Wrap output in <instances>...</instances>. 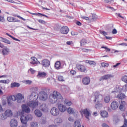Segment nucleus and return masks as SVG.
Wrapping results in <instances>:
<instances>
[{"instance_id": "nucleus-36", "label": "nucleus", "mask_w": 127, "mask_h": 127, "mask_svg": "<svg viewBox=\"0 0 127 127\" xmlns=\"http://www.w3.org/2000/svg\"><path fill=\"white\" fill-rule=\"evenodd\" d=\"M64 105H66V106L70 107V106H71V105H72V102L68 100H65L64 101Z\"/></svg>"}, {"instance_id": "nucleus-16", "label": "nucleus", "mask_w": 127, "mask_h": 127, "mask_svg": "<svg viewBox=\"0 0 127 127\" xmlns=\"http://www.w3.org/2000/svg\"><path fill=\"white\" fill-rule=\"evenodd\" d=\"M111 108L113 110H117V108H119V103L116 101L112 102L111 104Z\"/></svg>"}, {"instance_id": "nucleus-28", "label": "nucleus", "mask_w": 127, "mask_h": 127, "mask_svg": "<svg viewBox=\"0 0 127 127\" xmlns=\"http://www.w3.org/2000/svg\"><path fill=\"white\" fill-rule=\"evenodd\" d=\"M100 115L102 118H107L108 117V112L106 111H101Z\"/></svg>"}, {"instance_id": "nucleus-44", "label": "nucleus", "mask_w": 127, "mask_h": 127, "mask_svg": "<svg viewBox=\"0 0 127 127\" xmlns=\"http://www.w3.org/2000/svg\"><path fill=\"white\" fill-rule=\"evenodd\" d=\"M101 66L102 67H109V64H107L106 63H102L101 64Z\"/></svg>"}, {"instance_id": "nucleus-24", "label": "nucleus", "mask_w": 127, "mask_h": 127, "mask_svg": "<svg viewBox=\"0 0 127 127\" xmlns=\"http://www.w3.org/2000/svg\"><path fill=\"white\" fill-rule=\"evenodd\" d=\"M55 68L57 70H59L61 69V63L60 62L58 61L55 64Z\"/></svg>"}, {"instance_id": "nucleus-51", "label": "nucleus", "mask_w": 127, "mask_h": 127, "mask_svg": "<svg viewBox=\"0 0 127 127\" xmlns=\"http://www.w3.org/2000/svg\"><path fill=\"white\" fill-rule=\"evenodd\" d=\"M81 18H82L83 19H85V20H89V19H90V18H89V17H87V16H84L83 15L81 16Z\"/></svg>"}, {"instance_id": "nucleus-25", "label": "nucleus", "mask_w": 127, "mask_h": 127, "mask_svg": "<svg viewBox=\"0 0 127 127\" xmlns=\"http://www.w3.org/2000/svg\"><path fill=\"white\" fill-rule=\"evenodd\" d=\"M7 20L9 22H17V20L13 17H7Z\"/></svg>"}, {"instance_id": "nucleus-23", "label": "nucleus", "mask_w": 127, "mask_h": 127, "mask_svg": "<svg viewBox=\"0 0 127 127\" xmlns=\"http://www.w3.org/2000/svg\"><path fill=\"white\" fill-rule=\"evenodd\" d=\"M9 52V49L7 48V47H5L3 48L2 51V53L3 55H8V53Z\"/></svg>"}, {"instance_id": "nucleus-14", "label": "nucleus", "mask_w": 127, "mask_h": 127, "mask_svg": "<svg viewBox=\"0 0 127 127\" xmlns=\"http://www.w3.org/2000/svg\"><path fill=\"white\" fill-rule=\"evenodd\" d=\"M37 98L36 97V93L32 92L29 97V100L30 101H36V100H37Z\"/></svg>"}, {"instance_id": "nucleus-46", "label": "nucleus", "mask_w": 127, "mask_h": 127, "mask_svg": "<svg viewBox=\"0 0 127 127\" xmlns=\"http://www.w3.org/2000/svg\"><path fill=\"white\" fill-rule=\"evenodd\" d=\"M122 81L125 83H127V76L125 75L122 77Z\"/></svg>"}, {"instance_id": "nucleus-33", "label": "nucleus", "mask_w": 127, "mask_h": 127, "mask_svg": "<svg viewBox=\"0 0 127 127\" xmlns=\"http://www.w3.org/2000/svg\"><path fill=\"white\" fill-rule=\"evenodd\" d=\"M111 93L113 94H118V93H121V89H120V88L119 87H114V90L112 91Z\"/></svg>"}, {"instance_id": "nucleus-20", "label": "nucleus", "mask_w": 127, "mask_h": 127, "mask_svg": "<svg viewBox=\"0 0 127 127\" xmlns=\"http://www.w3.org/2000/svg\"><path fill=\"white\" fill-rule=\"evenodd\" d=\"M83 114L85 115L86 119H88L89 120V116H91V113L88 111V109H84L82 111Z\"/></svg>"}, {"instance_id": "nucleus-37", "label": "nucleus", "mask_w": 127, "mask_h": 127, "mask_svg": "<svg viewBox=\"0 0 127 127\" xmlns=\"http://www.w3.org/2000/svg\"><path fill=\"white\" fill-rule=\"evenodd\" d=\"M87 44V41L85 39H82L80 41V45L81 46H84V45H85Z\"/></svg>"}, {"instance_id": "nucleus-41", "label": "nucleus", "mask_w": 127, "mask_h": 127, "mask_svg": "<svg viewBox=\"0 0 127 127\" xmlns=\"http://www.w3.org/2000/svg\"><path fill=\"white\" fill-rule=\"evenodd\" d=\"M97 19H98V16L95 14H92V18L91 20L92 21H95V20H97Z\"/></svg>"}, {"instance_id": "nucleus-39", "label": "nucleus", "mask_w": 127, "mask_h": 127, "mask_svg": "<svg viewBox=\"0 0 127 127\" xmlns=\"http://www.w3.org/2000/svg\"><path fill=\"white\" fill-rule=\"evenodd\" d=\"M6 35H7V36H9V37H10V38H12V39H13V40H15V41H20L18 39H16V38L12 37V36L10 35L9 34L7 33H6Z\"/></svg>"}, {"instance_id": "nucleus-4", "label": "nucleus", "mask_w": 127, "mask_h": 127, "mask_svg": "<svg viewBox=\"0 0 127 127\" xmlns=\"http://www.w3.org/2000/svg\"><path fill=\"white\" fill-rule=\"evenodd\" d=\"M38 97L41 101H46L48 99V94L46 92L41 91L39 93Z\"/></svg>"}, {"instance_id": "nucleus-52", "label": "nucleus", "mask_w": 127, "mask_h": 127, "mask_svg": "<svg viewBox=\"0 0 127 127\" xmlns=\"http://www.w3.org/2000/svg\"><path fill=\"white\" fill-rule=\"evenodd\" d=\"M100 32L101 34H103V35H104V36H106V35H108V33H107V32H106L105 31H100Z\"/></svg>"}, {"instance_id": "nucleus-45", "label": "nucleus", "mask_w": 127, "mask_h": 127, "mask_svg": "<svg viewBox=\"0 0 127 127\" xmlns=\"http://www.w3.org/2000/svg\"><path fill=\"white\" fill-rule=\"evenodd\" d=\"M59 81H61V82H64V77L63 76L59 75L58 76Z\"/></svg>"}, {"instance_id": "nucleus-49", "label": "nucleus", "mask_w": 127, "mask_h": 127, "mask_svg": "<svg viewBox=\"0 0 127 127\" xmlns=\"http://www.w3.org/2000/svg\"><path fill=\"white\" fill-rule=\"evenodd\" d=\"M22 115H23V110H20L19 111H18L17 112V116H23Z\"/></svg>"}, {"instance_id": "nucleus-6", "label": "nucleus", "mask_w": 127, "mask_h": 127, "mask_svg": "<svg viewBox=\"0 0 127 127\" xmlns=\"http://www.w3.org/2000/svg\"><path fill=\"white\" fill-rule=\"evenodd\" d=\"M28 107L32 108V109H35L38 106V102H36L35 100H31L27 103Z\"/></svg>"}, {"instance_id": "nucleus-35", "label": "nucleus", "mask_w": 127, "mask_h": 127, "mask_svg": "<svg viewBox=\"0 0 127 127\" xmlns=\"http://www.w3.org/2000/svg\"><path fill=\"white\" fill-rule=\"evenodd\" d=\"M38 91V87H33L30 88L31 93H35Z\"/></svg>"}, {"instance_id": "nucleus-64", "label": "nucleus", "mask_w": 127, "mask_h": 127, "mask_svg": "<svg viewBox=\"0 0 127 127\" xmlns=\"http://www.w3.org/2000/svg\"><path fill=\"white\" fill-rule=\"evenodd\" d=\"M70 74H71L72 75H75V74H76V71L75 70H71L70 71Z\"/></svg>"}, {"instance_id": "nucleus-22", "label": "nucleus", "mask_w": 127, "mask_h": 127, "mask_svg": "<svg viewBox=\"0 0 127 127\" xmlns=\"http://www.w3.org/2000/svg\"><path fill=\"white\" fill-rule=\"evenodd\" d=\"M34 113H35V116L36 117H37L38 118H40V117H42V113H41L40 110H39L38 109H36V110H35Z\"/></svg>"}, {"instance_id": "nucleus-63", "label": "nucleus", "mask_w": 127, "mask_h": 127, "mask_svg": "<svg viewBox=\"0 0 127 127\" xmlns=\"http://www.w3.org/2000/svg\"><path fill=\"white\" fill-rule=\"evenodd\" d=\"M102 127H109V125H107V124H106V123H103L102 125Z\"/></svg>"}, {"instance_id": "nucleus-9", "label": "nucleus", "mask_w": 127, "mask_h": 127, "mask_svg": "<svg viewBox=\"0 0 127 127\" xmlns=\"http://www.w3.org/2000/svg\"><path fill=\"white\" fill-rule=\"evenodd\" d=\"M47 76V73L46 72L43 71V72H40L39 71L38 73V74L37 75V78L38 79H44V78H46V76Z\"/></svg>"}, {"instance_id": "nucleus-13", "label": "nucleus", "mask_w": 127, "mask_h": 127, "mask_svg": "<svg viewBox=\"0 0 127 127\" xmlns=\"http://www.w3.org/2000/svg\"><path fill=\"white\" fill-rule=\"evenodd\" d=\"M18 126V123L15 119H12L10 122V126L11 127H17Z\"/></svg>"}, {"instance_id": "nucleus-29", "label": "nucleus", "mask_w": 127, "mask_h": 127, "mask_svg": "<svg viewBox=\"0 0 127 127\" xmlns=\"http://www.w3.org/2000/svg\"><path fill=\"white\" fill-rule=\"evenodd\" d=\"M73 127H81V123L79 121H76L73 124ZM82 127H84V126H82Z\"/></svg>"}, {"instance_id": "nucleus-61", "label": "nucleus", "mask_w": 127, "mask_h": 127, "mask_svg": "<svg viewBox=\"0 0 127 127\" xmlns=\"http://www.w3.org/2000/svg\"><path fill=\"white\" fill-rule=\"evenodd\" d=\"M0 83H1V84H6L7 82H6V80H0Z\"/></svg>"}, {"instance_id": "nucleus-32", "label": "nucleus", "mask_w": 127, "mask_h": 127, "mask_svg": "<svg viewBox=\"0 0 127 127\" xmlns=\"http://www.w3.org/2000/svg\"><path fill=\"white\" fill-rule=\"evenodd\" d=\"M126 95L121 93L117 95V98L120 99V100H124V99H126Z\"/></svg>"}, {"instance_id": "nucleus-54", "label": "nucleus", "mask_w": 127, "mask_h": 127, "mask_svg": "<svg viewBox=\"0 0 127 127\" xmlns=\"http://www.w3.org/2000/svg\"><path fill=\"white\" fill-rule=\"evenodd\" d=\"M101 48H104V49H106L107 52H110L111 51V49L106 47H102Z\"/></svg>"}, {"instance_id": "nucleus-42", "label": "nucleus", "mask_w": 127, "mask_h": 127, "mask_svg": "<svg viewBox=\"0 0 127 127\" xmlns=\"http://www.w3.org/2000/svg\"><path fill=\"white\" fill-rule=\"evenodd\" d=\"M12 15L13 16L18 17V18H20V19H22V20H23L24 21H25V20H26L25 19L22 18L21 16H19V15H17L15 14H12Z\"/></svg>"}, {"instance_id": "nucleus-12", "label": "nucleus", "mask_w": 127, "mask_h": 127, "mask_svg": "<svg viewBox=\"0 0 127 127\" xmlns=\"http://www.w3.org/2000/svg\"><path fill=\"white\" fill-rule=\"evenodd\" d=\"M21 107L23 112H25V113H27V114H29V113H30V108L26 106V105L23 104Z\"/></svg>"}, {"instance_id": "nucleus-21", "label": "nucleus", "mask_w": 127, "mask_h": 127, "mask_svg": "<svg viewBox=\"0 0 127 127\" xmlns=\"http://www.w3.org/2000/svg\"><path fill=\"white\" fill-rule=\"evenodd\" d=\"M5 115H6V117L7 118H10V117H12V111L10 110H7L4 112Z\"/></svg>"}, {"instance_id": "nucleus-38", "label": "nucleus", "mask_w": 127, "mask_h": 127, "mask_svg": "<svg viewBox=\"0 0 127 127\" xmlns=\"http://www.w3.org/2000/svg\"><path fill=\"white\" fill-rule=\"evenodd\" d=\"M110 101H111V98H110V96H106L104 98L105 103H109Z\"/></svg>"}, {"instance_id": "nucleus-34", "label": "nucleus", "mask_w": 127, "mask_h": 127, "mask_svg": "<svg viewBox=\"0 0 127 127\" xmlns=\"http://www.w3.org/2000/svg\"><path fill=\"white\" fill-rule=\"evenodd\" d=\"M0 120H6V119H7V117L5 113H2L0 115Z\"/></svg>"}, {"instance_id": "nucleus-30", "label": "nucleus", "mask_w": 127, "mask_h": 127, "mask_svg": "<svg viewBox=\"0 0 127 127\" xmlns=\"http://www.w3.org/2000/svg\"><path fill=\"white\" fill-rule=\"evenodd\" d=\"M31 14H32L33 15H38V16H40V15H42V16H45L47 18H49V17H48L47 15L40 13H31Z\"/></svg>"}, {"instance_id": "nucleus-15", "label": "nucleus", "mask_w": 127, "mask_h": 127, "mask_svg": "<svg viewBox=\"0 0 127 127\" xmlns=\"http://www.w3.org/2000/svg\"><path fill=\"white\" fill-rule=\"evenodd\" d=\"M58 109L61 113H64L67 110V107L64 105L63 104H60L58 106Z\"/></svg>"}, {"instance_id": "nucleus-3", "label": "nucleus", "mask_w": 127, "mask_h": 127, "mask_svg": "<svg viewBox=\"0 0 127 127\" xmlns=\"http://www.w3.org/2000/svg\"><path fill=\"white\" fill-rule=\"evenodd\" d=\"M11 99L12 101L17 100V103H22V100L24 99V96L20 93H18L16 96L14 95L11 96Z\"/></svg>"}, {"instance_id": "nucleus-47", "label": "nucleus", "mask_w": 127, "mask_h": 127, "mask_svg": "<svg viewBox=\"0 0 127 127\" xmlns=\"http://www.w3.org/2000/svg\"><path fill=\"white\" fill-rule=\"evenodd\" d=\"M56 123H57V124H61V123H62V119L60 118L57 119L56 120Z\"/></svg>"}, {"instance_id": "nucleus-11", "label": "nucleus", "mask_w": 127, "mask_h": 127, "mask_svg": "<svg viewBox=\"0 0 127 127\" xmlns=\"http://www.w3.org/2000/svg\"><path fill=\"white\" fill-rule=\"evenodd\" d=\"M60 31L62 34H67L69 32V28L66 26H63L61 28Z\"/></svg>"}, {"instance_id": "nucleus-19", "label": "nucleus", "mask_w": 127, "mask_h": 127, "mask_svg": "<svg viewBox=\"0 0 127 127\" xmlns=\"http://www.w3.org/2000/svg\"><path fill=\"white\" fill-rule=\"evenodd\" d=\"M40 109L42 112H44V113H47L48 112V107H47V105L45 104H43L41 107Z\"/></svg>"}, {"instance_id": "nucleus-7", "label": "nucleus", "mask_w": 127, "mask_h": 127, "mask_svg": "<svg viewBox=\"0 0 127 127\" xmlns=\"http://www.w3.org/2000/svg\"><path fill=\"white\" fill-rule=\"evenodd\" d=\"M50 113L52 116H58L59 115V110L56 107H53L51 109Z\"/></svg>"}, {"instance_id": "nucleus-8", "label": "nucleus", "mask_w": 127, "mask_h": 127, "mask_svg": "<svg viewBox=\"0 0 127 127\" xmlns=\"http://www.w3.org/2000/svg\"><path fill=\"white\" fill-rule=\"evenodd\" d=\"M41 64L42 66H43V67L47 68L48 67H49V66H50V61H49L47 59H44L42 61Z\"/></svg>"}, {"instance_id": "nucleus-57", "label": "nucleus", "mask_w": 127, "mask_h": 127, "mask_svg": "<svg viewBox=\"0 0 127 127\" xmlns=\"http://www.w3.org/2000/svg\"><path fill=\"white\" fill-rule=\"evenodd\" d=\"M38 22H39L40 23L44 24L46 23V22L44 20H41V19L38 20Z\"/></svg>"}, {"instance_id": "nucleus-26", "label": "nucleus", "mask_w": 127, "mask_h": 127, "mask_svg": "<svg viewBox=\"0 0 127 127\" xmlns=\"http://www.w3.org/2000/svg\"><path fill=\"white\" fill-rule=\"evenodd\" d=\"M0 41H2V42H4V43H7V44H10V41L9 40L1 37H0Z\"/></svg>"}, {"instance_id": "nucleus-55", "label": "nucleus", "mask_w": 127, "mask_h": 127, "mask_svg": "<svg viewBox=\"0 0 127 127\" xmlns=\"http://www.w3.org/2000/svg\"><path fill=\"white\" fill-rule=\"evenodd\" d=\"M29 71H30V73L32 74H34V73L36 72L35 70H34L33 68H31L29 69Z\"/></svg>"}, {"instance_id": "nucleus-40", "label": "nucleus", "mask_w": 127, "mask_h": 127, "mask_svg": "<svg viewBox=\"0 0 127 127\" xmlns=\"http://www.w3.org/2000/svg\"><path fill=\"white\" fill-rule=\"evenodd\" d=\"M95 108L96 109H101L103 107V104L102 103H98L96 105H95Z\"/></svg>"}, {"instance_id": "nucleus-43", "label": "nucleus", "mask_w": 127, "mask_h": 127, "mask_svg": "<svg viewBox=\"0 0 127 127\" xmlns=\"http://www.w3.org/2000/svg\"><path fill=\"white\" fill-rule=\"evenodd\" d=\"M31 126L32 127H38V124L37 122H32L31 123Z\"/></svg>"}, {"instance_id": "nucleus-1", "label": "nucleus", "mask_w": 127, "mask_h": 127, "mask_svg": "<svg viewBox=\"0 0 127 127\" xmlns=\"http://www.w3.org/2000/svg\"><path fill=\"white\" fill-rule=\"evenodd\" d=\"M59 100H63V96L61 95L60 93L54 91L53 93L49 96V101L51 104H55L57 101Z\"/></svg>"}, {"instance_id": "nucleus-17", "label": "nucleus", "mask_w": 127, "mask_h": 127, "mask_svg": "<svg viewBox=\"0 0 127 127\" xmlns=\"http://www.w3.org/2000/svg\"><path fill=\"white\" fill-rule=\"evenodd\" d=\"M76 67L80 72H85L86 67L82 64H77Z\"/></svg>"}, {"instance_id": "nucleus-59", "label": "nucleus", "mask_w": 127, "mask_h": 127, "mask_svg": "<svg viewBox=\"0 0 127 127\" xmlns=\"http://www.w3.org/2000/svg\"><path fill=\"white\" fill-rule=\"evenodd\" d=\"M120 106H123L125 107L126 106V102L125 101H122L121 103L120 104Z\"/></svg>"}, {"instance_id": "nucleus-50", "label": "nucleus", "mask_w": 127, "mask_h": 127, "mask_svg": "<svg viewBox=\"0 0 127 127\" xmlns=\"http://www.w3.org/2000/svg\"><path fill=\"white\" fill-rule=\"evenodd\" d=\"M125 107V106H124L123 105H120L119 107L120 110H121V111H122V112H124V111H125V110L126 109Z\"/></svg>"}, {"instance_id": "nucleus-62", "label": "nucleus", "mask_w": 127, "mask_h": 127, "mask_svg": "<svg viewBox=\"0 0 127 127\" xmlns=\"http://www.w3.org/2000/svg\"><path fill=\"white\" fill-rule=\"evenodd\" d=\"M119 45L121 46H127V44L125 43H122L120 44Z\"/></svg>"}, {"instance_id": "nucleus-10", "label": "nucleus", "mask_w": 127, "mask_h": 127, "mask_svg": "<svg viewBox=\"0 0 127 127\" xmlns=\"http://www.w3.org/2000/svg\"><path fill=\"white\" fill-rule=\"evenodd\" d=\"M114 77V75L113 74H106L103 76H101L99 79V81H104V80H108L109 79H111V78H113Z\"/></svg>"}, {"instance_id": "nucleus-58", "label": "nucleus", "mask_w": 127, "mask_h": 127, "mask_svg": "<svg viewBox=\"0 0 127 127\" xmlns=\"http://www.w3.org/2000/svg\"><path fill=\"white\" fill-rule=\"evenodd\" d=\"M113 34H117L118 33V31H117V29H114L112 31Z\"/></svg>"}, {"instance_id": "nucleus-31", "label": "nucleus", "mask_w": 127, "mask_h": 127, "mask_svg": "<svg viewBox=\"0 0 127 127\" xmlns=\"http://www.w3.org/2000/svg\"><path fill=\"white\" fill-rule=\"evenodd\" d=\"M20 86V84L17 82H12L11 83L10 87L11 88H15V87H18Z\"/></svg>"}, {"instance_id": "nucleus-60", "label": "nucleus", "mask_w": 127, "mask_h": 127, "mask_svg": "<svg viewBox=\"0 0 127 127\" xmlns=\"http://www.w3.org/2000/svg\"><path fill=\"white\" fill-rule=\"evenodd\" d=\"M33 61L34 62H37V59L34 57H33L31 58Z\"/></svg>"}, {"instance_id": "nucleus-56", "label": "nucleus", "mask_w": 127, "mask_h": 127, "mask_svg": "<svg viewBox=\"0 0 127 127\" xmlns=\"http://www.w3.org/2000/svg\"><path fill=\"white\" fill-rule=\"evenodd\" d=\"M90 65H96V63L93 61H89V64Z\"/></svg>"}, {"instance_id": "nucleus-5", "label": "nucleus", "mask_w": 127, "mask_h": 127, "mask_svg": "<svg viewBox=\"0 0 127 127\" xmlns=\"http://www.w3.org/2000/svg\"><path fill=\"white\" fill-rule=\"evenodd\" d=\"M94 102H97V103H99L101 102L104 99V97H103V95L100 94L98 92H96L94 93Z\"/></svg>"}, {"instance_id": "nucleus-53", "label": "nucleus", "mask_w": 127, "mask_h": 127, "mask_svg": "<svg viewBox=\"0 0 127 127\" xmlns=\"http://www.w3.org/2000/svg\"><path fill=\"white\" fill-rule=\"evenodd\" d=\"M25 84H27V85H30L31 84V83H32V81H31V80H26L25 81Z\"/></svg>"}, {"instance_id": "nucleus-48", "label": "nucleus", "mask_w": 127, "mask_h": 127, "mask_svg": "<svg viewBox=\"0 0 127 127\" xmlns=\"http://www.w3.org/2000/svg\"><path fill=\"white\" fill-rule=\"evenodd\" d=\"M123 91H124L125 92H127V83L123 86L122 88Z\"/></svg>"}, {"instance_id": "nucleus-27", "label": "nucleus", "mask_w": 127, "mask_h": 127, "mask_svg": "<svg viewBox=\"0 0 127 127\" xmlns=\"http://www.w3.org/2000/svg\"><path fill=\"white\" fill-rule=\"evenodd\" d=\"M66 111L69 115H73V114H75L74 109L71 107H69L68 109H67Z\"/></svg>"}, {"instance_id": "nucleus-2", "label": "nucleus", "mask_w": 127, "mask_h": 127, "mask_svg": "<svg viewBox=\"0 0 127 127\" xmlns=\"http://www.w3.org/2000/svg\"><path fill=\"white\" fill-rule=\"evenodd\" d=\"M20 121L23 125H26L28 121L32 120V115L28 114L27 116L22 115L20 117Z\"/></svg>"}, {"instance_id": "nucleus-18", "label": "nucleus", "mask_w": 127, "mask_h": 127, "mask_svg": "<svg viewBox=\"0 0 127 127\" xmlns=\"http://www.w3.org/2000/svg\"><path fill=\"white\" fill-rule=\"evenodd\" d=\"M90 81L91 80L90 79V77H85L82 79V83L83 84V85H89Z\"/></svg>"}]
</instances>
